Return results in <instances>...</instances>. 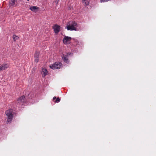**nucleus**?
<instances>
[{"mask_svg": "<svg viewBox=\"0 0 156 156\" xmlns=\"http://www.w3.org/2000/svg\"><path fill=\"white\" fill-rule=\"evenodd\" d=\"M13 110L10 109L7 110L5 112V114L7 117V122L8 123L10 122L12 119Z\"/></svg>", "mask_w": 156, "mask_h": 156, "instance_id": "obj_1", "label": "nucleus"}, {"mask_svg": "<svg viewBox=\"0 0 156 156\" xmlns=\"http://www.w3.org/2000/svg\"><path fill=\"white\" fill-rule=\"evenodd\" d=\"M17 107H20L26 101L24 95H23L18 98L17 101Z\"/></svg>", "mask_w": 156, "mask_h": 156, "instance_id": "obj_2", "label": "nucleus"}, {"mask_svg": "<svg viewBox=\"0 0 156 156\" xmlns=\"http://www.w3.org/2000/svg\"><path fill=\"white\" fill-rule=\"evenodd\" d=\"M62 65V64L60 62H55L53 64L50 65V68L55 69H59Z\"/></svg>", "mask_w": 156, "mask_h": 156, "instance_id": "obj_3", "label": "nucleus"}, {"mask_svg": "<svg viewBox=\"0 0 156 156\" xmlns=\"http://www.w3.org/2000/svg\"><path fill=\"white\" fill-rule=\"evenodd\" d=\"M71 39L70 37L65 36L63 40V42L65 44L69 43V42L70 41Z\"/></svg>", "mask_w": 156, "mask_h": 156, "instance_id": "obj_4", "label": "nucleus"}, {"mask_svg": "<svg viewBox=\"0 0 156 156\" xmlns=\"http://www.w3.org/2000/svg\"><path fill=\"white\" fill-rule=\"evenodd\" d=\"M60 28V26L55 24L53 27V29L54 30L55 33V34H58Z\"/></svg>", "mask_w": 156, "mask_h": 156, "instance_id": "obj_5", "label": "nucleus"}, {"mask_svg": "<svg viewBox=\"0 0 156 156\" xmlns=\"http://www.w3.org/2000/svg\"><path fill=\"white\" fill-rule=\"evenodd\" d=\"M17 1L16 0H11L9 1L10 6H15L17 5Z\"/></svg>", "mask_w": 156, "mask_h": 156, "instance_id": "obj_6", "label": "nucleus"}, {"mask_svg": "<svg viewBox=\"0 0 156 156\" xmlns=\"http://www.w3.org/2000/svg\"><path fill=\"white\" fill-rule=\"evenodd\" d=\"M9 67L8 65L6 64H3L0 66V71L5 69Z\"/></svg>", "mask_w": 156, "mask_h": 156, "instance_id": "obj_7", "label": "nucleus"}, {"mask_svg": "<svg viewBox=\"0 0 156 156\" xmlns=\"http://www.w3.org/2000/svg\"><path fill=\"white\" fill-rule=\"evenodd\" d=\"M66 28L68 30H76V28L74 27H72L71 25H69L68 26L66 27Z\"/></svg>", "mask_w": 156, "mask_h": 156, "instance_id": "obj_8", "label": "nucleus"}, {"mask_svg": "<svg viewBox=\"0 0 156 156\" xmlns=\"http://www.w3.org/2000/svg\"><path fill=\"white\" fill-rule=\"evenodd\" d=\"M42 73H43L42 77H44L48 73L47 69L45 68H43L42 69Z\"/></svg>", "mask_w": 156, "mask_h": 156, "instance_id": "obj_9", "label": "nucleus"}, {"mask_svg": "<svg viewBox=\"0 0 156 156\" xmlns=\"http://www.w3.org/2000/svg\"><path fill=\"white\" fill-rule=\"evenodd\" d=\"M69 24L71 25L72 27H75L77 25V23L75 21H70L69 22Z\"/></svg>", "mask_w": 156, "mask_h": 156, "instance_id": "obj_10", "label": "nucleus"}, {"mask_svg": "<svg viewBox=\"0 0 156 156\" xmlns=\"http://www.w3.org/2000/svg\"><path fill=\"white\" fill-rule=\"evenodd\" d=\"M90 0H83L82 2L85 5H89Z\"/></svg>", "mask_w": 156, "mask_h": 156, "instance_id": "obj_11", "label": "nucleus"}, {"mask_svg": "<svg viewBox=\"0 0 156 156\" xmlns=\"http://www.w3.org/2000/svg\"><path fill=\"white\" fill-rule=\"evenodd\" d=\"M30 10H37L40 9L37 6H32L30 7Z\"/></svg>", "mask_w": 156, "mask_h": 156, "instance_id": "obj_12", "label": "nucleus"}, {"mask_svg": "<svg viewBox=\"0 0 156 156\" xmlns=\"http://www.w3.org/2000/svg\"><path fill=\"white\" fill-rule=\"evenodd\" d=\"M34 94H32V93H30L28 95V98L29 99H31L32 98L34 97Z\"/></svg>", "mask_w": 156, "mask_h": 156, "instance_id": "obj_13", "label": "nucleus"}, {"mask_svg": "<svg viewBox=\"0 0 156 156\" xmlns=\"http://www.w3.org/2000/svg\"><path fill=\"white\" fill-rule=\"evenodd\" d=\"M62 59L63 61L66 63H67L68 62V59L66 57H62Z\"/></svg>", "mask_w": 156, "mask_h": 156, "instance_id": "obj_14", "label": "nucleus"}, {"mask_svg": "<svg viewBox=\"0 0 156 156\" xmlns=\"http://www.w3.org/2000/svg\"><path fill=\"white\" fill-rule=\"evenodd\" d=\"M13 38L14 40V41H15L18 39L19 37L15 35H13Z\"/></svg>", "mask_w": 156, "mask_h": 156, "instance_id": "obj_15", "label": "nucleus"}, {"mask_svg": "<svg viewBox=\"0 0 156 156\" xmlns=\"http://www.w3.org/2000/svg\"><path fill=\"white\" fill-rule=\"evenodd\" d=\"M39 53L38 52H35L34 54V58H38L39 56Z\"/></svg>", "mask_w": 156, "mask_h": 156, "instance_id": "obj_16", "label": "nucleus"}, {"mask_svg": "<svg viewBox=\"0 0 156 156\" xmlns=\"http://www.w3.org/2000/svg\"><path fill=\"white\" fill-rule=\"evenodd\" d=\"M60 99L59 98H57L56 101H55V102L56 103H58L60 102Z\"/></svg>", "mask_w": 156, "mask_h": 156, "instance_id": "obj_17", "label": "nucleus"}, {"mask_svg": "<svg viewBox=\"0 0 156 156\" xmlns=\"http://www.w3.org/2000/svg\"><path fill=\"white\" fill-rule=\"evenodd\" d=\"M110 1H111V0H101V2H105Z\"/></svg>", "mask_w": 156, "mask_h": 156, "instance_id": "obj_18", "label": "nucleus"}, {"mask_svg": "<svg viewBox=\"0 0 156 156\" xmlns=\"http://www.w3.org/2000/svg\"><path fill=\"white\" fill-rule=\"evenodd\" d=\"M38 58H35V61L37 62H38Z\"/></svg>", "mask_w": 156, "mask_h": 156, "instance_id": "obj_19", "label": "nucleus"}, {"mask_svg": "<svg viewBox=\"0 0 156 156\" xmlns=\"http://www.w3.org/2000/svg\"><path fill=\"white\" fill-rule=\"evenodd\" d=\"M59 0H54V2L56 3V4H57Z\"/></svg>", "mask_w": 156, "mask_h": 156, "instance_id": "obj_20", "label": "nucleus"}, {"mask_svg": "<svg viewBox=\"0 0 156 156\" xmlns=\"http://www.w3.org/2000/svg\"><path fill=\"white\" fill-rule=\"evenodd\" d=\"M56 97H54L53 98V99L55 100L56 99Z\"/></svg>", "mask_w": 156, "mask_h": 156, "instance_id": "obj_21", "label": "nucleus"}, {"mask_svg": "<svg viewBox=\"0 0 156 156\" xmlns=\"http://www.w3.org/2000/svg\"><path fill=\"white\" fill-rule=\"evenodd\" d=\"M32 11H34L36 12H37V10H32Z\"/></svg>", "mask_w": 156, "mask_h": 156, "instance_id": "obj_22", "label": "nucleus"}]
</instances>
